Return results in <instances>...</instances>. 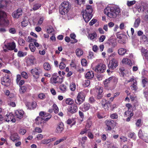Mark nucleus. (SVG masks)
<instances>
[{
  "instance_id": "79ce46f5",
  "label": "nucleus",
  "mask_w": 148,
  "mask_h": 148,
  "mask_svg": "<svg viewBox=\"0 0 148 148\" xmlns=\"http://www.w3.org/2000/svg\"><path fill=\"white\" fill-rule=\"evenodd\" d=\"M92 125V121L89 119L87 121L86 124V128L88 129L90 128Z\"/></svg>"
},
{
  "instance_id": "bf43d9fd",
  "label": "nucleus",
  "mask_w": 148,
  "mask_h": 148,
  "mask_svg": "<svg viewBox=\"0 0 148 148\" xmlns=\"http://www.w3.org/2000/svg\"><path fill=\"white\" fill-rule=\"evenodd\" d=\"M47 32L48 33H51L54 32V30L51 26L49 27L47 29Z\"/></svg>"
},
{
  "instance_id": "9b49d317",
  "label": "nucleus",
  "mask_w": 148,
  "mask_h": 148,
  "mask_svg": "<svg viewBox=\"0 0 148 148\" xmlns=\"http://www.w3.org/2000/svg\"><path fill=\"white\" fill-rule=\"evenodd\" d=\"M23 13L22 9L19 8L12 13V16L14 18H18L22 16Z\"/></svg>"
},
{
  "instance_id": "864d4df0",
  "label": "nucleus",
  "mask_w": 148,
  "mask_h": 148,
  "mask_svg": "<svg viewBox=\"0 0 148 148\" xmlns=\"http://www.w3.org/2000/svg\"><path fill=\"white\" fill-rule=\"evenodd\" d=\"M135 3L136 1L134 0L131 1H127V5L128 7H130L134 4Z\"/></svg>"
},
{
  "instance_id": "c03bdc74",
  "label": "nucleus",
  "mask_w": 148,
  "mask_h": 148,
  "mask_svg": "<svg viewBox=\"0 0 148 148\" xmlns=\"http://www.w3.org/2000/svg\"><path fill=\"white\" fill-rule=\"evenodd\" d=\"M29 47L32 52H34L35 51L36 48L33 43H31L29 44Z\"/></svg>"
},
{
  "instance_id": "a18cd8bd",
  "label": "nucleus",
  "mask_w": 148,
  "mask_h": 148,
  "mask_svg": "<svg viewBox=\"0 0 148 148\" xmlns=\"http://www.w3.org/2000/svg\"><path fill=\"white\" fill-rule=\"evenodd\" d=\"M90 81L89 80H86L83 82V85L85 87H88L90 84Z\"/></svg>"
},
{
  "instance_id": "39448f33",
  "label": "nucleus",
  "mask_w": 148,
  "mask_h": 148,
  "mask_svg": "<svg viewBox=\"0 0 148 148\" xmlns=\"http://www.w3.org/2000/svg\"><path fill=\"white\" fill-rule=\"evenodd\" d=\"M86 96V94L84 91H81L79 92L76 99L75 100L76 103L79 105L82 104L85 101Z\"/></svg>"
},
{
  "instance_id": "58836bf2",
  "label": "nucleus",
  "mask_w": 148,
  "mask_h": 148,
  "mask_svg": "<svg viewBox=\"0 0 148 148\" xmlns=\"http://www.w3.org/2000/svg\"><path fill=\"white\" fill-rule=\"evenodd\" d=\"M66 139V137H64L60 139L59 140H56L54 143V145H57L62 142L64 141Z\"/></svg>"
},
{
  "instance_id": "09e8293b",
  "label": "nucleus",
  "mask_w": 148,
  "mask_h": 148,
  "mask_svg": "<svg viewBox=\"0 0 148 148\" xmlns=\"http://www.w3.org/2000/svg\"><path fill=\"white\" fill-rule=\"evenodd\" d=\"M128 136L130 138H133V139H136L135 134L134 132L129 133L128 135Z\"/></svg>"
},
{
  "instance_id": "052dcab7",
  "label": "nucleus",
  "mask_w": 148,
  "mask_h": 148,
  "mask_svg": "<svg viewBox=\"0 0 148 148\" xmlns=\"http://www.w3.org/2000/svg\"><path fill=\"white\" fill-rule=\"evenodd\" d=\"M106 38L105 35H102L100 36L99 38V41L100 42H103Z\"/></svg>"
},
{
  "instance_id": "c756f323",
  "label": "nucleus",
  "mask_w": 148,
  "mask_h": 148,
  "mask_svg": "<svg viewBox=\"0 0 148 148\" xmlns=\"http://www.w3.org/2000/svg\"><path fill=\"white\" fill-rule=\"evenodd\" d=\"M127 50L126 49L123 48L119 49L118 50V54L120 55H124L126 53Z\"/></svg>"
},
{
  "instance_id": "7ed1b4c3",
  "label": "nucleus",
  "mask_w": 148,
  "mask_h": 148,
  "mask_svg": "<svg viewBox=\"0 0 148 148\" xmlns=\"http://www.w3.org/2000/svg\"><path fill=\"white\" fill-rule=\"evenodd\" d=\"M93 9L91 5H88L86 6L84 10L82 11L83 18L86 23L88 22L92 17Z\"/></svg>"
},
{
  "instance_id": "c85d7f7f",
  "label": "nucleus",
  "mask_w": 148,
  "mask_h": 148,
  "mask_svg": "<svg viewBox=\"0 0 148 148\" xmlns=\"http://www.w3.org/2000/svg\"><path fill=\"white\" fill-rule=\"evenodd\" d=\"M76 54L78 57L81 56L83 53V51L82 50L79 48H78L76 50Z\"/></svg>"
},
{
  "instance_id": "f8f14e48",
  "label": "nucleus",
  "mask_w": 148,
  "mask_h": 148,
  "mask_svg": "<svg viewBox=\"0 0 148 148\" xmlns=\"http://www.w3.org/2000/svg\"><path fill=\"white\" fill-rule=\"evenodd\" d=\"M67 110L69 113L73 114L76 113L78 110L77 104H74L69 106Z\"/></svg>"
},
{
  "instance_id": "dca6fc26",
  "label": "nucleus",
  "mask_w": 148,
  "mask_h": 148,
  "mask_svg": "<svg viewBox=\"0 0 148 148\" xmlns=\"http://www.w3.org/2000/svg\"><path fill=\"white\" fill-rule=\"evenodd\" d=\"M106 43L109 46H111L113 48H114L116 46L117 42L114 39L110 38L109 39L107 40Z\"/></svg>"
},
{
  "instance_id": "680f3d73",
  "label": "nucleus",
  "mask_w": 148,
  "mask_h": 148,
  "mask_svg": "<svg viewBox=\"0 0 148 148\" xmlns=\"http://www.w3.org/2000/svg\"><path fill=\"white\" fill-rule=\"evenodd\" d=\"M21 75L23 77L26 79H27L28 77V75L25 72L23 71L22 72Z\"/></svg>"
},
{
  "instance_id": "4be33fe9",
  "label": "nucleus",
  "mask_w": 148,
  "mask_h": 148,
  "mask_svg": "<svg viewBox=\"0 0 148 148\" xmlns=\"http://www.w3.org/2000/svg\"><path fill=\"white\" fill-rule=\"evenodd\" d=\"M112 78L110 77L108 79H106L103 81V84L104 86L106 88H108L109 86L110 83L112 82Z\"/></svg>"
},
{
  "instance_id": "412c9836",
  "label": "nucleus",
  "mask_w": 148,
  "mask_h": 148,
  "mask_svg": "<svg viewBox=\"0 0 148 148\" xmlns=\"http://www.w3.org/2000/svg\"><path fill=\"white\" fill-rule=\"evenodd\" d=\"M94 75V73L93 71H89L85 74V77L86 79H91L93 78Z\"/></svg>"
},
{
  "instance_id": "4d7b16f0",
  "label": "nucleus",
  "mask_w": 148,
  "mask_h": 148,
  "mask_svg": "<svg viewBox=\"0 0 148 148\" xmlns=\"http://www.w3.org/2000/svg\"><path fill=\"white\" fill-rule=\"evenodd\" d=\"M46 113L43 111H41L39 113V115L42 118H45L47 117Z\"/></svg>"
},
{
  "instance_id": "f704fd0d",
  "label": "nucleus",
  "mask_w": 148,
  "mask_h": 148,
  "mask_svg": "<svg viewBox=\"0 0 148 148\" xmlns=\"http://www.w3.org/2000/svg\"><path fill=\"white\" fill-rule=\"evenodd\" d=\"M70 37L71 39H74V41H71V43L72 44H73L77 42V40L75 39V38L76 37V35L75 34L72 33L70 34Z\"/></svg>"
},
{
  "instance_id": "13d9d810",
  "label": "nucleus",
  "mask_w": 148,
  "mask_h": 148,
  "mask_svg": "<svg viewBox=\"0 0 148 148\" xmlns=\"http://www.w3.org/2000/svg\"><path fill=\"white\" fill-rule=\"evenodd\" d=\"M66 65L64 62H62L60 63L59 67L60 69H64Z\"/></svg>"
},
{
  "instance_id": "9d476101",
  "label": "nucleus",
  "mask_w": 148,
  "mask_h": 148,
  "mask_svg": "<svg viewBox=\"0 0 148 148\" xmlns=\"http://www.w3.org/2000/svg\"><path fill=\"white\" fill-rule=\"evenodd\" d=\"M106 68V66L105 64H98L95 67V71L100 73H103L104 71Z\"/></svg>"
},
{
  "instance_id": "f03ea898",
  "label": "nucleus",
  "mask_w": 148,
  "mask_h": 148,
  "mask_svg": "<svg viewBox=\"0 0 148 148\" xmlns=\"http://www.w3.org/2000/svg\"><path fill=\"white\" fill-rule=\"evenodd\" d=\"M7 1L5 0L0 1V9L6 8L7 4ZM7 15L5 12L0 9V25H8L9 21L6 19Z\"/></svg>"
},
{
  "instance_id": "774afa93",
  "label": "nucleus",
  "mask_w": 148,
  "mask_h": 148,
  "mask_svg": "<svg viewBox=\"0 0 148 148\" xmlns=\"http://www.w3.org/2000/svg\"><path fill=\"white\" fill-rule=\"evenodd\" d=\"M138 136L139 137L141 138H142L144 135H143L141 130H140L138 133Z\"/></svg>"
},
{
  "instance_id": "49530a36",
  "label": "nucleus",
  "mask_w": 148,
  "mask_h": 148,
  "mask_svg": "<svg viewBox=\"0 0 148 148\" xmlns=\"http://www.w3.org/2000/svg\"><path fill=\"white\" fill-rule=\"evenodd\" d=\"M147 82L148 79L146 77L144 78V79L142 80V83L143 87L144 88L146 86V84H147Z\"/></svg>"
},
{
  "instance_id": "5701e85b",
  "label": "nucleus",
  "mask_w": 148,
  "mask_h": 148,
  "mask_svg": "<svg viewBox=\"0 0 148 148\" xmlns=\"http://www.w3.org/2000/svg\"><path fill=\"white\" fill-rule=\"evenodd\" d=\"M83 111H86L90 109V104L87 102H85L82 105Z\"/></svg>"
},
{
  "instance_id": "b1692460",
  "label": "nucleus",
  "mask_w": 148,
  "mask_h": 148,
  "mask_svg": "<svg viewBox=\"0 0 148 148\" xmlns=\"http://www.w3.org/2000/svg\"><path fill=\"white\" fill-rule=\"evenodd\" d=\"M122 62L123 64H128L130 66H131L132 64V63L131 60L127 58H123L122 60Z\"/></svg>"
},
{
  "instance_id": "aec40b11",
  "label": "nucleus",
  "mask_w": 148,
  "mask_h": 148,
  "mask_svg": "<svg viewBox=\"0 0 148 148\" xmlns=\"http://www.w3.org/2000/svg\"><path fill=\"white\" fill-rule=\"evenodd\" d=\"M44 118H42L40 116H38L35 119L36 123L37 124H42V125L45 123V120Z\"/></svg>"
},
{
  "instance_id": "ddd939ff",
  "label": "nucleus",
  "mask_w": 148,
  "mask_h": 148,
  "mask_svg": "<svg viewBox=\"0 0 148 148\" xmlns=\"http://www.w3.org/2000/svg\"><path fill=\"white\" fill-rule=\"evenodd\" d=\"M41 70L40 68L37 69L35 68L33 69H32L31 70V73L32 74L33 77L36 79H38L39 77V73L41 71L40 70Z\"/></svg>"
},
{
  "instance_id": "e2e57ef3",
  "label": "nucleus",
  "mask_w": 148,
  "mask_h": 148,
  "mask_svg": "<svg viewBox=\"0 0 148 148\" xmlns=\"http://www.w3.org/2000/svg\"><path fill=\"white\" fill-rule=\"evenodd\" d=\"M110 78H112L111 80V82H113L114 83H117L118 81V79L114 76H112L110 77Z\"/></svg>"
},
{
  "instance_id": "e433bc0d",
  "label": "nucleus",
  "mask_w": 148,
  "mask_h": 148,
  "mask_svg": "<svg viewBox=\"0 0 148 148\" xmlns=\"http://www.w3.org/2000/svg\"><path fill=\"white\" fill-rule=\"evenodd\" d=\"M110 117L112 119H116L118 118V115L115 112L110 114Z\"/></svg>"
},
{
  "instance_id": "de8ad7c7",
  "label": "nucleus",
  "mask_w": 148,
  "mask_h": 148,
  "mask_svg": "<svg viewBox=\"0 0 148 148\" xmlns=\"http://www.w3.org/2000/svg\"><path fill=\"white\" fill-rule=\"evenodd\" d=\"M70 88L71 90L72 91H74L76 89V85L75 83H72L70 86Z\"/></svg>"
},
{
  "instance_id": "a211bd4d",
  "label": "nucleus",
  "mask_w": 148,
  "mask_h": 148,
  "mask_svg": "<svg viewBox=\"0 0 148 148\" xmlns=\"http://www.w3.org/2000/svg\"><path fill=\"white\" fill-rule=\"evenodd\" d=\"M10 138V139L13 142L18 141L20 139V137L17 133L12 134Z\"/></svg>"
},
{
  "instance_id": "c9c22d12",
  "label": "nucleus",
  "mask_w": 148,
  "mask_h": 148,
  "mask_svg": "<svg viewBox=\"0 0 148 148\" xmlns=\"http://www.w3.org/2000/svg\"><path fill=\"white\" fill-rule=\"evenodd\" d=\"M59 88L62 92H64L66 91V87L64 84H62L60 85Z\"/></svg>"
},
{
  "instance_id": "72a5a7b5",
  "label": "nucleus",
  "mask_w": 148,
  "mask_h": 148,
  "mask_svg": "<svg viewBox=\"0 0 148 148\" xmlns=\"http://www.w3.org/2000/svg\"><path fill=\"white\" fill-rule=\"evenodd\" d=\"M25 41L21 38H19L18 39V43L20 46H23L25 45Z\"/></svg>"
},
{
  "instance_id": "423d86ee",
  "label": "nucleus",
  "mask_w": 148,
  "mask_h": 148,
  "mask_svg": "<svg viewBox=\"0 0 148 148\" xmlns=\"http://www.w3.org/2000/svg\"><path fill=\"white\" fill-rule=\"evenodd\" d=\"M5 75L1 79V84L7 87H9L10 85L11 80L10 75Z\"/></svg>"
},
{
  "instance_id": "20e7f679",
  "label": "nucleus",
  "mask_w": 148,
  "mask_h": 148,
  "mask_svg": "<svg viewBox=\"0 0 148 148\" xmlns=\"http://www.w3.org/2000/svg\"><path fill=\"white\" fill-rule=\"evenodd\" d=\"M71 8V4L68 1H63L60 6V12L61 14L65 15L69 12Z\"/></svg>"
},
{
  "instance_id": "338daca9",
  "label": "nucleus",
  "mask_w": 148,
  "mask_h": 148,
  "mask_svg": "<svg viewBox=\"0 0 148 148\" xmlns=\"http://www.w3.org/2000/svg\"><path fill=\"white\" fill-rule=\"evenodd\" d=\"M87 136L90 139H93L94 138V135L90 131H88Z\"/></svg>"
},
{
  "instance_id": "8fccbe9b",
  "label": "nucleus",
  "mask_w": 148,
  "mask_h": 148,
  "mask_svg": "<svg viewBox=\"0 0 148 148\" xmlns=\"http://www.w3.org/2000/svg\"><path fill=\"white\" fill-rule=\"evenodd\" d=\"M53 107L54 110V112L55 113H57L59 111V109L56 105L54 104L53 105Z\"/></svg>"
},
{
  "instance_id": "0eeeda50",
  "label": "nucleus",
  "mask_w": 148,
  "mask_h": 148,
  "mask_svg": "<svg viewBox=\"0 0 148 148\" xmlns=\"http://www.w3.org/2000/svg\"><path fill=\"white\" fill-rule=\"evenodd\" d=\"M106 125L107 127V131H110L116 126L114 121L112 119L106 120L105 122Z\"/></svg>"
},
{
  "instance_id": "1a4fd4ad",
  "label": "nucleus",
  "mask_w": 148,
  "mask_h": 148,
  "mask_svg": "<svg viewBox=\"0 0 148 148\" xmlns=\"http://www.w3.org/2000/svg\"><path fill=\"white\" fill-rule=\"evenodd\" d=\"M118 66L117 60L114 58H113L110 61L108 67V69L111 70H113L114 69Z\"/></svg>"
},
{
  "instance_id": "a878e982",
  "label": "nucleus",
  "mask_w": 148,
  "mask_h": 148,
  "mask_svg": "<svg viewBox=\"0 0 148 148\" xmlns=\"http://www.w3.org/2000/svg\"><path fill=\"white\" fill-rule=\"evenodd\" d=\"M137 85V82L136 80H135L133 82V83L130 86L131 89L133 90H134L135 91H136L138 89Z\"/></svg>"
},
{
  "instance_id": "393cba45",
  "label": "nucleus",
  "mask_w": 148,
  "mask_h": 148,
  "mask_svg": "<svg viewBox=\"0 0 148 148\" xmlns=\"http://www.w3.org/2000/svg\"><path fill=\"white\" fill-rule=\"evenodd\" d=\"M41 6V4L40 3H37L34 4L33 5L32 9L30 10V11H32L33 10L36 11L38 10Z\"/></svg>"
},
{
  "instance_id": "3c124183",
  "label": "nucleus",
  "mask_w": 148,
  "mask_h": 148,
  "mask_svg": "<svg viewBox=\"0 0 148 148\" xmlns=\"http://www.w3.org/2000/svg\"><path fill=\"white\" fill-rule=\"evenodd\" d=\"M75 2L78 5H81L85 3V0H75Z\"/></svg>"
},
{
  "instance_id": "6ab92c4d",
  "label": "nucleus",
  "mask_w": 148,
  "mask_h": 148,
  "mask_svg": "<svg viewBox=\"0 0 148 148\" xmlns=\"http://www.w3.org/2000/svg\"><path fill=\"white\" fill-rule=\"evenodd\" d=\"M24 114V111L22 110H17L15 112L16 117L18 119L23 118Z\"/></svg>"
},
{
  "instance_id": "69168bd1",
  "label": "nucleus",
  "mask_w": 148,
  "mask_h": 148,
  "mask_svg": "<svg viewBox=\"0 0 148 148\" xmlns=\"http://www.w3.org/2000/svg\"><path fill=\"white\" fill-rule=\"evenodd\" d=\"M38 97L41 99H44L45 98V96L44 93H41L38 95Z\"/></svg>"
},
{
  "instance_id": "7c9ffc66",
  "label": "nucleus",
  "mask_w": 148,
  "mask_h": 148,
  "mask_svg": "<svg viewBox=\"0 0 148 148\" xmlns=\"http://www.w3.org/2000/svg\"><path fill=\"white\" fill-rule=\"evenodd\" d=\"M43 66L44 69L46 71H49L51 69V66L48 62L45 63L43 64Z\"/></svg>"
},
{
  "instance_id": "2eb2a0df",
  "label": "nucleus",
  "mask_w": 148,
  "mask_h": 148,
  "mask_svg": "<svg viewBox=\"0 0 148 148\" xmlns=\"http://www.w3.org/2000/svg\"><path fill=\"white\" fill-rule=\"evenodd\" d=\"M5 120L8 122L11 121L13 123H15L16 121L14 115L11 113H10L9 115L6 114Z\"/></svg>"
},
{
  "instance_id": "2f4dec72",
  "label": "nucleus",
  "mask_w": 148,
  "mask_h": 148,
  "mask_svg": "<svg viewBox=\"0 0 148 148\" xmlns=\"http://www.w3.org/2000/svg\"><path fill=\"white\" fill-rule=\"evenodd\" d=\"M140 23V18H138L135 20L134 26L135 28H137L139 25Z\"/></svg>"
},
{
  "instance_id": "a19ab883",
  "label": "nucleus",
  "mask_w": 148,
  "mask_h": 148,
  "mask_svg": "<svg viewBox=\"0 0 148 148\" xmlns=\"http://www.w3.org/2000/svg\"><path fill=\"white\" fill-rule=\"evenodd\" d=\"M79 114L80 117L82 119L79 120V123L80 124L83 120V119L84 117V113L80 111H79Z\"/></svg>"
},
{
  "instance_id": "603ef678",
  "label": "nucleus",
  "mask_w": 148,
  "mask_h": 148,
  "mask_svg": "<svg viewBox=\"0 0 148 148\" xmlns=\"http://www.w3.org/2000/svg\"><path fill=\"white\" fill-rule=\"evenodd\" d=\"M88 101L90 103L93 104L95 103L96 100L94 97L92 96L89 98Z\"/></svg>"
},
{
  "instance_id": "4c0bfd02",
  "label": "nucleus",
  "mask_w": 148,
  "mask_h": 148,
  "mask_svg": "<svg viewBox=\"0 0 148 148\" xmlns=\"http://www.w3.org/2000/svg\"><path fill=\"white\" fill-rule=\"evenodd\" d=\"M65 102L66 104L71 105L73 104L74 101L72 99L68 98L66 100Z\"/></svg>"
},
{
  "instance_id": "0e129e2a",
  "label": "nucleus",
  "mask_w": 148,
  "mask_h": 148,
  "mask_svg": "<svg viewBox=\"0 0 148 148\" xmlns=\"http://www.w3.org/2000/svg\"><path fill=\"white\" fill-rule=\"evenodd\" d=\"M46 115L47 116V117H45L44 119H45V121H47L51 118V115L49 113H46Z\"/></svg>"
},
{
  "instance_id": "37998d69",
  "label": "nucleus",
  "mask_w": 148,
  "mask_h": 148,
  "mask_svg": "<svg viewBox=\"0 0 148 148\" xmlns=\"http://www.w3.org/2000/svg\"><path fill=\"white\" fill-rule=\"evenodd\" d=\"M125 114L126 116H132L134 115V113L132 112H131V111L127 110L125 112Z\"/></svg>"
},
{
  "instance_id": "bb28decb",
  "label": "nucleus",
  "mask_w": 148,
  "mask_h": 148,
  "mask_svg": "<svg viewBox=\"0 0 148 148\" xmlns=\"http://www.w3.org/2000/svg\"><path fill=\"white\" fill-rule=\"evenodd\" d=\"M35 60V57L33 56H32L29 58L27 60V62L29 65H32L34 64Z\"/></svg>"
},
{
  "instance_id": "f257e3e1",
  "label": "nucleus",
  "mask_w": 148,
  "mask_h": 148,
  "mask_svg": "<svg viewBox=\"0 0 148 148\" xmlns=\"http://www.w3.org/2000/svg\"><path fill=\"white\" fill-rule=\"evenodd\" d=\"M104 12V14L110 18H115L120 12L119 8L115 6L107 7Z\"/></svg>"
},
{
  "instance_id": "f3484780",
  "label": "nucleus",
  "mask_w": 148,
  "mask_h": 148,
  "mask_svg": "<svg viewBox=\"0 0 148 148\" xmlns=\"http://www.w3.org/2000/svg\"><path fill=\"white\" fill-rule=\"evenodd\" d=\"M64 128V125L62 122H60L56 128V132L61 133L63 130Z\"/></svg>"
},
{
  "instance_id": "6e6d98bb",
  "label": "nucleus",
  "mask_w": 148,
  "mask_h": 148,
  "mask_svg": "<svg viewBox=\"0 0 148 148\" xmlns=\"http://www.w3.org/2000/svg\"><path fill=\"white\" fill-rule=\"evenodd\" d=\"M50 143V142L49 139H44L41 140V144H47Z\"/></svg>"
},
{
  "instance_id": "473e14b6",
  "label": "nucleus",
  "mask_w": 148,
  "mask_h": 148,
  "mask_svg": "<svg viewBox=\"0 0 148 148\" xmlns=\"http://www.w3.org/2000/svg\"><path fill=\"white\" fill-rule=\"evenodd\" d=\"M27 54V52H23L21 51H18L17 53V56L19 57H22L25 56Z\"/></svg>"
},
{
  "instance_id": "4468645a",
  "label": "nucleus",
  "mask_w": 148,
  "mask_h": 148,
  "mask_svg": "<svg viewBox=\"0 0 148 148\" xmlns=\"http://www.w3.org/2000/svg\"><path fill=\"white\" fill-rule=\"evenodd\" d=\"M4 47L9 50L12 51L16 47V45L14 42L8 43L4 45Z\"/></svg>"
},
{
  "instance_id": "5fc2aeb1",
  "label": "nucleus",
  "mask_w": 148,
  "mask_h": 148,
  "mask_svg": "<svg viewBox=\"0 0 148 148\" xmlns=\"http://www.w3.org/2000/svg\"><path fill=\"white\" fill-rule=\"evenodd\" d=\"M81 63L82 65L83 66H86L87 64V62L85 59L82 60Z\"/></svg>"
},
{
  "instance_id": "ea45409f",
  "label": "nucleus",
  "mask_w": 148,
  "mask_h": 148,
  "mask_svg": "<svg viewBox=\"0 0 148 148\" xmlns=\"http://www.w3.org/2000/svg\"><path fill=\"white\" fill-rule=\"evenodd\" d=\"M20 87L19 91L21 93H23L25 92L27 90L26 86H20Z\"/></svg>"
},
{
  "instance_id": "6e6552de",
  "label": "nucleus",
  "mask_w": 148,
  "mask_h": 148,
  "mask_svg": "<svg viewBox=\"0 0 148 148\" xmlns=\"http://www.w3.org/2000/svg\"><path fill=\"white\" fill-rule=\"evenodd\" d=\"M63 81V79L62 78H61L55 73L53 74L50 79V81L52 84H61Z\"/></svg>"
},
{
  "instance_id": "cd10ccee",
  "label": "nucleus",
  "mask_w": 148,
  "mask_h": 148,
  "mask_svg": "<svg viewBox=\"0 0 148 148\" xmlns=\"http://www.w3.org/2000/svg\"><path fill=\"white\" fill-rule=\"evenodd\" d=\"M97 36L96 33L95 32L88 34V38L91 40H93L94 39L96 38Z\"/></svg>"
}]
</instances>
